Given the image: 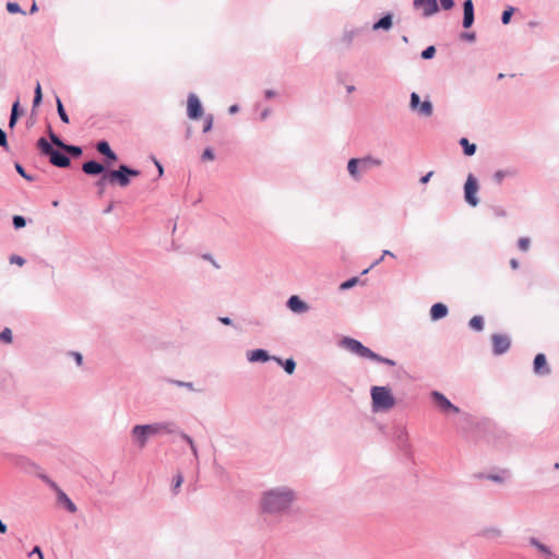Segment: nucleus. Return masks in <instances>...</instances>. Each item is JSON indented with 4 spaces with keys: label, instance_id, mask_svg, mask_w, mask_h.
<instances>
[{
    "label": "nucleus",
    "instance_id": "37998d69",
    "mask_svg": "<svg viewBox=\"0 0 559 559\" xmlns=\"http://www.w3.org/2000/svg\"><path fill=\"white\" fill-rule=\"evenodd\" d=\"M0 146L3 148H8V141L5 132L0 128Z\"/></svg>",
    "mask_w": 559,
    "mask_h": 559
},
{
    "label": "nucleus",
    "instance_id": "69168bd1",
    "mask_svg": "<svg viewBox=\"0 0 559 559\" xmlns=\"http://www.w3.org/2000/svg\"><path fill=\"white\" fill-rule=\"evenodd\" d=\"M204 259H206L207 261H211L212 264L215 266V267H218V264L209 255H204Z\"/></svg>",
    "mask_w": 559,
    "mask_h": 559
},
{
    "label": "nucleus",
    "instance_id": "4be33fe9",
    "mask_svg": "<svg viewBox=\"0 0 559 559\" xmlns=\"http://www.w3.org/2000/svg\"><path fill=\"white\" fill-rule=\"evenodd\" d=\"M347 169H348L349 175L354 179H359V171H358V169H360V167H359L358 158L349 159L348 164H347Z\"/></svg>",
    "mask_w": 559,
    "mask_h": 559
},
{
    "label": "nucleus",
    "instance_id": "8fccbe9b",
    "mask_svg": "<svg viewBox=\"0 0 559 559\" xmlns=\"http://www.w3.org/2000/svg\"><path fill=\"white\" fill-rule=\"evenodd\" d=\"M10 262H11V263H15V264H17V265L22 266V265L24 264V262H25V261H24V259H23V258H21V257H19V255H12V257L10 258Z\"/></svg>",
    "mask_w": 559,
    "mask_h": 559
},
{
    "label": "nucleus",
    "instance_id": "de8ad7c7",
    "mask_svg": "<svg viewBox=\"0 0 559 559\" xmlns=\"http://www.w3.org/2000/svg\"><path fill=\"white\" fill-rule=\"evenodd\" d=\"M16 171L27 180H32V178L25 173L24 168L20 164H15Z\"/></svg>",
    "mask_w": 559,
    "mask_h": 559
},
{
    "label": "nucleus",
    "instance_id": "a878e982",
    "mask_svg": "<svg viewBox=\"0 0 559 559\" xmlns=\"http://www.w3.org/2000/svg\"><path fill=\"white\" fill-rule=\"evenodd\" d=\"M416 110L425 117H430L432 115V105L429 100H425Z\"/></svg>",
    "mask_w": 559,
    "mask_h": 559
},
{
    "label": "nucleus",
    "instance_id": "bf43d9fd",
    "mask_svg": "<svg viewBox=\"0 0 559 559\" xmlns=\"http://www.w3.org/2000/svg\"><path fill=\"white\" fill-rule=\"evenodd\" d=\"M43 97L34 96L33 106L37 107L40 105Z\"/></svg>",
    "mask_w": 559,
    "mask_h": 559
},
{
    "label": "nucleus",
    "instance_id": "b1692460",
    "mask_svg": "<svg viewBox=\"0 0 559 559\" xmlns=\"http://www.w3.org/2000/svg\"><path fill=\"white\" fill-rule=\"evenodd\" d=\"M58 497H59V500L64 503V506L71 513L76 512L75 504L70 500V498L63 491L58 490Z\"/></svg>",
    "mask_w": 559,
    "mask_h": 559
},
{
    "label": "nucleus",
    "instance_id": "13d9d810",
    "mask_svg": "<svg viewBox=\"0 0 559 559\" xmlns=\"http://www.w3.org/2000/svg\"><path fill=\"white\" fill-rule=\"evenodd\" d=\"M72 355L75 358L76 364L80 366L82 364V355L80 353H73Z\"/></svg>",
    "mask_w": 559,
    "mask_h": 559
},
{
    "label": "nucleus",
    "instance_id": "2f4dec72",
    "mask_svg": "<svg viewBox=\"0 0 559 559\" xmlns=\"http://www.w3.org/2000/svg\"><path fill=\"white\" fill-rule=\"evenodd\" d=\"M0 341L5 342V343H11L12 342V332H11V330L9 328H5L0 333Z\"/></svg>",
    "mask_w": 559,
    "mask_h": 559
},
{
    "label": "nucleus",
    "instance_id": "2eb2a0df",
    "mask_svg": "<svg viewBox=\"0 0 559 559\" xmlns=\"http://www.w3.org/2000/svg\"><path fill=\"white\" fill-rule=\"evenodd\" d=\"M359 167L361 171H367L371 169L372 167H378L382 164V162L378 158L366 156L362 158H358Z\"/></svg>",
    "mask_w": 559,
    "mask_h": 559
},
{
    "label": "nucleus",
    "instance_id": "423d86ee",
    "mask_svg": "<svg viewBox=\"0 0 559 559\" xmlns=\"http://www.w3.org/2000/svg\"><path fill=\"white\" fill-rule=\"evenodd\" d=\"M477 191V180L472 174H469L464 185V197L466 202L472 206H476L478 204V199L476 197Z\"/></svg>",
    "mask_w": 559,
    "mask_h": 559
},
{
    "label": "nucleus",
    "instance_id": "5fc2aeb1",
    "mask_svg": "<svg viewBox=\"0 0 559 559\" xmlns=\"http://www.w3.org/2000/svg\"><path fill=\"white\" fill-rule=\"evenodd\" d=\"M32 554L38 555L39 559H44L43 552L38 546L34 547Z\"/></svg>",
    "mask_w": 559,
    "mask_h": 559
},
{
    "label": "nucleus",
    "instance_id": "4c0bfd02",
    "mask_svg": "<svg viewBox=\"0 0 559 559\" xmlns=\"http://www.w3.org/2000/svg\"><path fill=\"white\" fill-rule=\"evenodd\" d=\"M296 364L293 359H287L284 364V369L287 373L292 374L295 370Z\"/></svg>",
    "mask_w": 559,
    "mask_h": 559
},
{
    "label": "nucleus",
    "instance_id": "473e14b6",
    "mask_svg": "<svg viewBox=\"0 0 559 559\" xmlns=\"http://www.w3.org/2000/svg\"><path fill=\"white\" fill-rule=\"evenodd\" d=\"M512 175H514V171L498 170L495 173L493 177L497 182H501L506 176H512Z\"/></svg>",
    "mask_w": 559,
    "mask_h": 559
},
{
    "label": "nucleus",
    "instance_id": "e433bc0d",
    "mask_svg": "<svg viewBox=\"0 0 559 559\" xmlns=\"http://www.w3.org/2000/svg\"><path fill=\"white\" fill-rule=\"evenodd\" d=\"M436 53V48L433 46H429L427 47L423 52H421V57L424 59H430L435 56Z\"/></svg>",
    "mask_w": 559,
    "mask_h": 559
},
{
    "label": "nucleus",
    "instance_id": "680f3d73",
    "mask_svg": "<svg viewBox=\"0 0 559 559\" xmlns=\"http://www.w3.org/2000/svg\"><path fill=\"white\" fill-rule=\"evenodd\" d=\"M219 321L226 325L231 324V320L229 318H219Z\"/></svg>",
    "mask_w": 559,
    "mask_h": 559
},
{
    "label": "nucleus",
    "instance_id": "e2e57ef3",
    "mask_svg": "<svg viewBox=\"0 0 559 559\" xmlns=\"http://www.w3.org/2000/svg\"><path fill=\"white\" fill-rule=\"evenodd\" d=\"M510 264H511L512 269H514V270L518 269V266H519V262L515 259H512Z\"/></svg>",
    "mask_w": 559,
    "mask_h": 559
},
{
    "label": "nucleus",
    "instance_id": "393cba45",
    "mask_svg": "<svg viewBox=\"0 0 559 559\" xmlns=\"http://www.w3.org/2000/svg\"><path fill=\"white\" fill-rule=\"evenodd\" d=\"M391 26H392V17H391V15H385L373 25V29H380V28L389 29Z\"/></svg>",
    "mask_w": 559,
    "mask_h": 559
},
{
    "label": "nucleus",
    "instance_id": "7ed1b4c3",
    "mask_svg": "<svg viewBox=\"0 0 559 559\" xmlns=\"http://www.w3.org/2000/svg\"><path fill=\"white\" fill-rule=\"evenodd\" d=\"M371 399L374 411H389L395 405V399L386 386H373L371 389Z\"/></svg>",
    "mask_w": 559,
    "mask_h": 559
},
{
    "label": "nucleus",
    "instance_id": "a19ab883",
    "mask_svg": "<svg viewBox=\"0 0 559 559\" xmlns=\"http://www.w3.org/2000/svg\"><path fill=\"white\" fill-rule=\"evenodd\" d=\"M7 10L10 13H20V12H22L20 5L17 3H15V2H9L7 4Z\"/></svg>",
    "mask_w": 559,
    "mask_h": 559
},
{
    "label": "nucleus",
    "instance_id": "0eeeda50",
    "mask_svg": "<svg viewBox=\"0 0 559 559\" xmlns=\"http://www.w3.org/2000/svg\"><path fill=\"white\" fill-rule=\"evenodd\" d=\"M187 114L190 119H199L202 114V105L197 95L190 94L187 100Z\"/></svg>",
    "mask_w": 559,
    "mask_h": 559
},
{
    "label": "nucleus",
    "instance_id": "bb28decb",
    "mask_svg": "<svg viewBox=\"0 0 559 559\" xmlns=\"http://www.w3.org/2000/svg\"><path fill=\"white\" fill-rule=\"evenodd\" d=\"M460 144L463 146V148H464V153H465V155H467V156L473 155V154L475 153V151H476V146H475V144H471V143L468 142V140H467V139H465V138H462V139H461Z\"/></svg>",
    "mask_w": 559,
    "mask_h": 559
},
{
    "label": "nucleus",
    "instance_id": "c85d7f7f",
    "mask_svg": "<svg viewBox=\"0 0 559 559\" xmlns=\"http://www.w3.org/2000/svg\"><path fill=\"white\" fill-rule=\"evenodd\" d=\"M19 106H20V103L19 102H15L12 106V112H11V117H10V121H9V127L10 128H13L17 121V118H19Z\"/></svg>",
    "mask_w": 559,
    "mask_h": 559
},
{
    "label": "nucleus",
    "instance_id": "864d4df0",
    "mask_svg": "<svg viewBox=\"0 0 559 559\" xmlns=\"http://www.w3.org/2000/svg\"><path fill=\"white\" fill-rule=\"evenodd\" d=\"M384 255L394 257V254H393L391 251H389V250H384V251H383V255H382L378 261H376V262L373 263V265H376V264L380 263V262L383 260V257H384Z\"/></svg>",
    "mask_w": 559,
    "mask_h": 559
},
{
    "label": "nucleus",
    "instance_id": "c756f323",
    "mask_svg": "<svg viewBox=\"0 0 559 559\" xmlns=\"http://www.w3.org/2000/svg\"><path fill=\"white\" fill-rule=\"evenodd\" d=\"M57 110H58L60 119L64 123H69V116L67 115L60 98H57Z\"/></svg>",
    "mask_w": 559,
    "mask_h": 559
},
{
    "label": "nucleus",
    "instance_id": "ddd939ff",
    "mask_svg": "<svg viewBox=\"0 0 559 559\" xmlns=\"http://www.w3.org/2000/svg\"><path fill=\"white\" fill-rule=\"evenodd\" d=\"M474 22V5L472 0H466L464 2V19L463 26L465 28H469Z\"/></svg>",
    "mask_w": 559,
    "mask_h": 559
},
{
    "label": "nucleus",
    "instance_id": "6e6552de",
    "mask_svg": "<svg viewBox=\"0 0 559 559\" xmlns=\"http://www.w3.org/2000/svg\"><path fill=\"white\" fill-rule=\"evenodd\" d=\"M491 342H492L493 353L496 355H501V354L506 353L510 348V345H511L509 336H507L504 334H493L491 336Z\"/></svg>",
    "mask_w": 559,
    "mask_h": 559
},
{
    "label": "nucleus",
    "instance_id": "f03ea898",
    "mask_svg": "<svg viewBox=\"0 0 559 559\" xmlns=\"http://www.w3.org/2000/svg\"><path fill=\"white\" fill-rule=\"evenodd\" d=\"M294 499V495L288 489L270 490L262 498V509L269 513L284 511L289 507Z\"/></svg>",
    "mask_w": 559,
    "mask_h": 559
},
{
    "label": "nucleus",
    "instance_id": "412c9836",
    "mask_svg": "<svg viewBox=\"0 0 559 559\" xmlns=\"http://www.w3.org/2000/svg\"><path fill=\"white\" fill-rule=\"evenodd\" d=\"M530 544L532 546H534L540 554H543L545 557L547 558H550L551 557V551L550 549L542 544L540 542H538L535 537H531L530 538Z\"/></svg>",
    "mask_w": 559,
    "mask_h": 559
},
{
    "label": "nucleus",
    "instance_id": "c03bdc74",
    "mask_svg": "<svg viewBox=\"0 0 559 559\" xmlns=\"http://www.w3.org/2000/svg\"><path fill=\"white\" fill-rule=\"evenodd\" d=\"M443 10H451L454 5L453 0H440Z\"/></svg>",
    "mask_w": 559,
    "mask_h": 559
},
{
    "label": "nucleus",
    "instance_id": "9b49d317",
    "mask_svg": "<svg viewBox=\"0 0 559 559\" xmlns=\"http://www.w3.org/2000/svg\"><path fill=\"white\" fill-rule=\"evenodd\" d=\"M49 138L56 146L64 150L73 156H80L82 154L81 147L64 144L52 131H49Z\"/></svg>",
    "mask_w": 559,
    "mask_h": 559
},
{
    "label": "nucleus",
    "instance_id": "0e129e2a",
    "mask_svg": "<svg viewBox=\"0 0 559 559\" xmlns=\"http://www.w3.org/2000/svg\"><path fill=\"white\" fill-rule=\"evenodd\" d=\"M237 111H238V106L237 105H233V106L229 107V112L230 114H235Z\"/></svg>",
    "mask_w": 559,
    "mask_h": 559
},
{
    "label": "nucleus",
    "instance_id": "39448f33",
    "mask_svg": "<svg viewBox=\"0 0 559 559\" xmlns=\"http://www.w3.org/2000/svg\"><path fill=\"white\" fill-rule=\"evenodd\" d=\"M343 345L352 353L362 358L373 359L379 358V355L373 353L368 347L364 346L359 341L346 337L343 340Z\"/></svg>",
    "mask_w": 559,
    "mask_h": 559
},
{
    "label": "nucleus",
    "instance_id": "052dcab7",
    "mask_svg": "<svg viewBox=\"0 0 559 559\" xmlns=\"http://www.w3.org/2000/svg\"><path fill=\"white\" fill-rule=\"evenodd\" d=\"M0 533H7V525L0 520Z\"/></svg>",
    "mask_w": 559,
    "mask_h": 559
},
{
    "label": "nucleus",
    "instance_id": "dca6fc26",
    "mask_svg": "<svg viewBox=\"0 0 559 559\" xmlns=\"http://www.w3.org/2000/svg\"><path fill=\"white\" fill-rule=\"evenodd\" d=\"M82 170L87 175H98L102 174L105 168L102 164L91 160L83 164Z\"/></svg>",
    "mask_w": 559,
    "mask_h": 559
},
{
    "label": "nucleus",
    "instance_id": "9d476101",
    "mask_svg": "<svg viewBox=\"0 0 559 559\" xmlns=\"http://www.w3.org/2000/svg\"><path fill=\"white\" fill-rule=\"evenodd\" d=\"M414 7L421 10L424 16H430L438 12L437 0H414Z\"/></svg>",
    "mask_w": 559,
    "mask_h": 559
},
{
    "label": "nucleus",
    "instance_id": "4d7b16f0",
    "mask_svg": "<svg viewBox=\"0 0 559 559\" xmlns=\"http://www.w3.org/2000/svg\"><path fill=\"white\" fill-rule=\"evenodd\" d=\"M35 96H38V97H43V93H41V86L39 83L36 84V87H35Z\"/></svg>",
    "mask_w": 559,
    "mask_h": 559
},
{
    "label": "nucleus",
    "instance_id": "79ce46f5",
    "mask_svg": "<svg viewBox=\"0 0 559 559\" xmlns=\"http://www.w3.org/2000/svg\"><path fill=\"white\" fill-rule=\"evenodd\" d=\"M202 159L204 162L206 160H213L214 159V153L212 151V148H205L203 154H202Z\"/></svg>",
    "mask_w": 559,
    "mask_h": 559
},
{
    "label": "nucleus",
    "instance_id": "7c9ffc66",
    "mask_svg": "<svg viewBox=\"0 0 559 559\" xmlns=\"http://www.w3.org/2000/svg\"><path fill=\"white\" fill-rule=\"evenodd\" d=\"M519 249L521 251H527L531 246V240L527 237L520 238L518 241Z\"/></svg>",
    "mask_w": 559,
    "mask_h": 559
},
{
    "label": "nucleus",
    "instance_id": "3c124183",
    "mask_svg": "<svg viewBox=\"0 0 559 559\" xmlns=\"http://www.w3.org/2000/svg\"><path fill=\"white\" fill-rule=\"evenodd\" d=\"M182 481H183L182 475L178 474L176 476V481H175V486H174L175 490H177L181 486Z\"/></svg>",
    "mask_w": 559,
    "mask_h": 559
},
{
    "label": "nucleus",
    "instance_id": "72a5a7b5",
    "mask_svg": "<svg viewBox=\"0 0 559 559\" xmlns=\"http://www.w3.org/2000/svg\"><path fill=\"white\" fill-rule=\"evenodd\" d=\"M513 11L514 9L512 7H509L507 10L503 11L501 16V21L503 24H508L510 22Z\"/></svg>",
    "mask_w": 559,
    "mask_h": 559
},
{
    "label": "nucleus",
    "instance_id": "5701e85b",
    "mask_svg": "<svg viewBox=\"0 0 559 559\" xmlns=\"http://www.w3.org/2000/svg\"><path fill=\"white\" fill-rule=\"evenodd\" d=\"M37 147L40 150V152L45 155L50 156V154L53 152V147L50 145V143L45 139L40 138L37 141Z\"/></svg>",
    "mask_w": 559,
    "mask_h": 559
},
{
    "label": "nucleus",
    "instance_id": "338daca9",
    "mask_svg": "<svg viewBox=\"0 0 559 559\" xmlns=\"http://www.w3.org/2000/svg\"><path fill=\"white\" fill-rule=\"evenodd\" d=\"M37 11V5L34 3L31 8V12L34 13Z\"/></svg>",
    "mask_w": 559,
    "mask_h": 559
},
{
    "label": "nucleus",
    "instance_id": "f8f14e48",
    "mask_svg": "<svg viewBox=\"0 0 559 559\" xmlns=\"http://www.w3.org/2000/svg\"><path fill=\"white\" fill-rule=\"evenodd\" d=\"M534 371L538 374H548L550 369L547 365L546 356L537 354L534 359Z\"/></svg>",
    "mask_w": 559,
    "mask_h": 559
},
{
    "label": "nucleus",
    "instance_id": "6e6d98bb",
    "mask_svg": "<svg viewBox=\"0 0 559 559\" xmlns=\"http://www.w3.org/2000/svg\"><path fill=\"white\" fill-rule=\"evenodd\" d=\"M488 478L493 480V481H498V483H502L503 481V478L501 476H498V475H489Z\"/></svg>",
    "mask_w": 559,
    "mask_h": 559
},
{
    "label": "nucleus",
    "instance_id": "20e7f679",
    "mask_svg": "<svg viewBox=\"0 0 559 559\" xmlns=\"http://www.w3.org/2000/svg\"><path fill=\"white\" fill-rule=\"evenodd\" d=\"M139 175L140 171L121 165L117 170L107 173L97 185L103 186L105 181H108L109 183H118L120 187H127L130 183L129 176L136 177Z\"/></svg>",
    "mask_w": 559,
    "mask_h": 559
},
{
    "label": "nucleus",
    "instance_id": "58836bf2",
    "mask_svg": "<svg viewBox=\"0 0 559 559\" xmlns=\"http://www.w3.org/2000/svg\"><path fill=\"white\" fill-rule=\"evenodd\" d=\"M25 224H26V222H25L24 217H22L20 215H15L13 217V225H14L15 228H22V227L25 226Z\"/></svg>",
    "mask_w": 559,
    "mask_h": 559
},
{
    "label": "nucleus",
    "instance_id": "f3484780",
    "mask_svg": "<svg viewBox=\"0 0 559 559\" xmlns=\"http://www.w3.org/2000/svg\"><path fill=\"white\" fill-rule=\"evenodd\" d=\"M448 314V308L445 305L438 302L435 304L430 309V317L432 320H439Z\"/></svg>",
    "mask_w": 559,
    "mask_h": 559
},
{
    "label": "nucleus",
    "instance_id": "f704fd0d",
    "mask_svg": "<svg viewBox=\"0 0 559 559\" xmlns=\"http://www.w3.org/2000/svg\"><path fill=\"white\" fill-rule=\"evenodd\" d=\"M180 436L182 437L183 440H186L189 443L193 455L198 456V450H197V448L194 445L193 440L188 435H186L183 432H180Z\"/></svg>",
    "mask_w": 559,
    "mask_h": 559
},
{
    "label": "nucleus",
    "instance_id": "a18cd8bd",
    "mask_svg": "<svg viewBox=\"0 0 559 559\" xmlns=\"http://www.w3.org/2000/svg\"><path fill=\"white\" fill-rule=\"evenodd\" d=\"M212 126H213V117L209 116L205 119L203 131L209 132L212 129Z\"/></svg>",
    "mask_w": 559,
    "mask_h": 559
},
{
    "label": "nucleus",
    "instance_id": "49530a36",
    "mask_svg": "<svg viewBox=\"0 0 559 559\" xmlns=\"http://www.w3.org/2000/svg\"><path fill=\"white\" fill-rule=\"evenodd\" d=\"M484 535L485 536H499L500 535V530H498V528H488V530L484 531Z\"/></svg>",
    "mask_w": 559,
    "mask_h": 559
},
{
    "label": "nucleus",
    "instance_id": "09e8293b",
    "mask_svg": "<svg viewBox=\"0 0 559 559\" xmlns=\"http://www.w3.org/2000/svg\"><path fill=\"white\" fill-rule=\"evenodd\" d=\"M372 360H376V361H379V362H383V364H386L389 366H395V361L394 360L389 359V358H384V357H381V356H379V358H373Z\"/></svg>",
    "mask_w": 559,
    "mask_h": 559
},
{
    "label": "nucleus",
    "instance_id": "ea45409f",
    "mask_svg": "<svg viewBox=\"0 0 559 559\" xmlns=\"http://www.w3.org/2000/svg\"><path fill=\"white\" fill-rule=\"evenodd\" d=\"M357 282H358V278L353 277V278L342 283L340 287H341V289H348V288L355 286L357 284Z\"/></svg>",
    "mask_w": 559,
    "mask_h": 559
},
{
    "label": "nucleus",
    "instance_id": "1a4fd4ad",
    "mask_svg": "<svg viewBox=\"0 0 559 559\" xmlns=\"http://www.w3.org/2000/svg\"><path fill=\"white\" fill-rule=\"evenodd\" d=\"M432 397L437 406L441 409V412L447 414H457L460 412L459 407L454 406L443 394L439 392H433Z\"/></svg>",
    "mask_w": 559,
    "mask_h": 559
},
{
    "label": "nucleus",
    "instance_id": "774afa93",
    "mask_svg": "<svg viewBox=\"0 0 559 559\" xmlns=\"http://www.w3.org/2000/svg\"><path fill=\"white\" fill-rule=\"evenodd\" d=\"M265 95H266L267 98H271L273 96V92L267 91Z\"/></svg>",
    "mask_w": 559,
    "mask_h": 559
},
{
    "label": "nucleus",
    "instance_id": "a211bd4d",
    "mask_svg": "<svg viewBox=\"0 0 559 559\" xmlns=\"http://www.w3.org/2000/svg\"><path fill=\"white\" fill-rule=\"evenodd\" d=\"M287 305L294 312H304L308 309L307 305L297 296H292Z\"/></svg>",
    "mask_w": 559,
    "mask_h": 559
},
{
    "label": "nucleus",
    "instance_id": "f257e3e1",
    "mask_svg": "<svg viewBox=\"0 0 559 559\" xmlns=\"http://www.w3.org/2000/svg\"><path fill=\"white\" fill-rule=\"evenodd\" d=\"M178 429L173 423H156L152 425H136L132 428L131 435L140 449L146 445L151 436L159 433H178Z\"/></svg>",
    "mask_w": 559,
    "mask_h": 559
},
{
    "label": "nucleus",
    "instance_id": "6ab92c4d",
    "mask_svg": "<svg viewBox=\"0 0 559 559\" xmlns=\"http://www.w3.org/2000/svg\"><path fill=\"white\" fill-rule=\"evenodd\" d=\"M248 359L252 362L254 361H267L270 356L264 349H254L248 353Z\"/></svg>",
    "mask_w": 559,
    "mask_h": 559
},
{
    "label": "nucleus",
    "instance_id": "cd10ccee",
    "mask_svg": "<svg viewBox=\"0 0 559 559\" xmlns=\"http://www.w3.org/2000/svg\"><path fill=\"white\" fill-rule=\"evenodd\" d=\"M469 326L475 331H481L484 329V320L480 316H475L469 320Z\"/></svg>",
    "mask_w": 559,
    "mask_h": 559
},
{
    "label": "nucleus",
    "instance_id": "4468645a",
    "mask_svg": "<svg viewBox=\"0 0 559 559\" xmlns=\"http://www.w3.org/2000/svg\"><path fill=\"white\" fill-rule=\"evenodd\" d=\"M49 158L50 163L57 167H68L70 165V158L56 150H53Z\"/></svg>",
    "mask_w": 559,
    "mask_h": 559
},
{
    "label": "nucleus",
    "instance_id": "aec40b11",
    "mask_svg": "<svg viewBox=\"0 0 559 559\" xmlns=\"http://www.w3.org/2000/svg\"><path fill=\"white\" fill-rule=\"evenodd\" d=\"M97 151L111 160L117 159V155L111 151L109 144L106 141H100L97 143Z\"/></svg>",
    "mask_w": 559,
    "mask_h": 559
},
{
    "label": "nucleus",
    "instance_id": "c9c22d12",
    "mask_svg": "<svg viewBox=\"0 0 559 559\" xmlns=\"http://www.w3.org/2000/svg\"><path fill=\"white\" fill-rule=\"evenodd\" d=\"M419 96L416 93H412L409 106L413 110H416L420 105Z\"/></svg>",
    "mask_w": 559,
    "mask_h": 559
},
{
    "label": "nucleus",
    "instance_id": "603ef678",
    "mask_svg": "<svg viewBox=\"0 0 559 559\" xmlns=\"http://www.w3.org/2000/svg\"><path fill=\"white\" fill-rule=\"evenodd\" d=\"M432 175H433V173H432V171H429L427 175H425V176H423V177L420 178V182H421V183H427V182L429 181V179H430V177H431Z\"/></svg>",
    "mask_w": 559,
    "mask_h": 559
}]
</instances>
